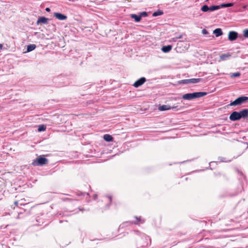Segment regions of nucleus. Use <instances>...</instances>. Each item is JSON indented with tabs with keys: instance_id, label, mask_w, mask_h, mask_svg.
Returning <instances> with one entry per match:
<instances>
[{
	"instance_id": "obj_4",
	"label": "nucleus",
	"mask_w": 248,
	"mask_h": 248,
	"mask_svg": "<svg viewBox=\"0 0 248 248\" xmlns=\"http://www.w3.org/2000/svg\"><path fill=\"white\" fill-rule=\"evenodd\" d=\"M247 100H248V97L240 96L236 99L234 101L230 103V105L231 106L239 105L244 103Z\"/></svg>"
},
{
	"instance_id": "obj_30",
	"label": "nucleus",
	"mask_w": 248,
	"mask_h": 248,
	"mask_svg": "<svg viewBox=\"0 0 248 248\" xmlns=\"http://www.w3.org/2000/svg\"><path fill=\"white\" fill-rule=\"evenodd\" d=\"M182 38V35H180L179 36H177L175 37V39H181Z\"/></svg>"
},
{
	"instance_id": "obj_29",
	"label": "nucleus",
	"mask_w": 248,
	"mask_h": 248,
	"mask_svg": "<svg viewBox=\"0 0 248 248\" xmlns=\"http://www.w3.org/2000/svg\"><path fill=\"white\" fill-rule=\"evenodd\" d=\"M79 196H85V195L86 196H88V193H82V192H80V194H78Z\"/></svg>"
},
{
	"instance_id": "obj_3",
	"label": "nucleus",
	"mask_w": 248,
	"mask_h": 248,
	"mask_svg": "<svg viewBox=\"0 0 248 248\" xmlns=\"http://www.w3.org/2000/svg\"><path fill=\"white\" fill-rule=\"evenodd\" d=\"M48 159L42 156H40L36 159H34L32 164L34 166H43L48 163Z\"/></svg>"
},
{
	"instance_id": "obj_5",
	"label": "nucleus",
	"mask_w": 248,
	"mask_h": 248,
	"mask_svg": "<svg viewBox=\"0 0 248 248\" xmlns=\"http://www.w3.org/2000/svg\"><path fill=\"white\" fill-rule=\"evenodd\" d=\"M48 21V18L44 16H41L38 19L36 22V25H39L40 24H47Z\"/></svg>"
},
{
	"instance_id": "obj_21",
	"label": "nucleus",
	"mask_w": 248,
	"mask_h": 248,
	"mask_svg": "<svg viewBox=\"0 0 248 248\" xmlns=\"http://www.w3.org/2000/svg\"><path fill=\"white\" fill-rule=\"evenodd\" d=\"M220 8V5H213L209 7L210 11H214Z\"/></svg>"
},
{
	"instance_id": "obj_1",
	"label": "nucleus",
	"mask_w": 248,
	"mask_h": 248,
	"mask_svg": "<svg viewBox=\"0 0 248 248\" xmlns=\"http://www.w3.org/2000/svg\"><path fill=\"white\" fill-rule=\"evenodd\" d=\"M248 116V109L245 108L241 110L239 112H232L229 118L231 121H235L241 119V118H245Z\"/></svg>"
},
{
	"instance_id": "obj_33",
	"label": "nucleus",
	"mask_w": 248,
	"mask_h": 248,
	"mask_svg": "<svg viewBox=\"0 0 248 248\" xmlns=\"http://www.w3.org/2000/svg\"><path fill=\"white\" fill-rule=\"evenodd\" d=\"M172 40L174 41V42H176L178 39H175V37H174L173 38H172Z\"/></svg>"
},
{
	"instance_id": "obj_14",
	"label": "nucleus",
	"mask_w": 248,
	"mask_h": 248,
	"mask_svg": "<svg viewBox=\"0 0 248 248\" xmlns=\"http://www.w3.org/2000/svg\"><path fill=\"white\" fill-rule=\"evenodd\" d=\"M135 217L137 220V221L134 223L135 224H143L145 222V219L142 218L141 217Z\"/></svg>"
},
{
	"instance_id": "obj_7",
	"label": "nucleus",
	"mask_w": 248,
	"mask_h": 248,
	"mask_svg": "<svg viewBox=\"0 0 248 248\" xmlns=\"http://www.w3.org/2000/svg\"><path fill=\"white\" fill-rule=\"evenodd\" d=\"M238 34L236 32L234 31H231L228 34V39L230 41H234L237 38Z\"/></svg>"
},
{
	"instance_id": "obj_2",
	"label": "nucleus",
	"mask_w": 248,
	"mask_h": 248,
	"mask_svg": "<svg viewBox=\"0 0 248 248\" xmlns=\"http://www.w3.org/2000/svg\"><path fill=\"white\" fill-rule=\"evenodd\" d=\"M206 92H195L193 93H188L185 94L183 95L182 98L185 100H190L194 98L202 97L205 95Z\"/></svg>"
},
{
	"instance_id": "obj_34",
	"label": "nucleus",
	"mask_w": 248,
	"mask_h": 248,
	"mask_svg": "<svg viewBox=\"0 0 248 248\" xmlns=\"http://www.w3.org/2000/svg\"><path fill=\"white\" fill-rule=\"evenodd\" d=\"M46 10L47 11V12H49L50 11V9L49 8H46Z\"/></svg>"
},
{
	"instance_id": "obj_35",
	"label": "nucleus",
	"mask_w": 248,
	"mask_h": 248,
	"mask_svg": "<svg viewBox=\"0 0 248 248\" xmlns=\"http://www.w3.org/2000/svg\"><path fill=\"white\" fill-rule=\"evenodd\" d=\"M134 232L136 234L139 233V232L138 231H134Z\"/></svg>"
},
{
	"instance_id": "obj_15",
	"label": "nucleus",
	"mask_w": 248,
	"mask_h": 248,
	"mask_svg": "<svg viewBox=\"0 0 248 248\" xmlns=\"http://www.w3.org/2000/svg\"><path fill=\"white\" fill-rule=\"evenodd\" d=\"M131 17L134 19L135 21L136 22H139L141 20V16L140 15H137L135 14H131Z\"/></svg>"
},
{
	"instance_id": "obj_17",
	"label": "nucleus",
	"mask_w": 248,
	"mask_h": 248,
	"mask_svg": "<svg viewBox=\"0 0 248 248\" xmlns=\"http://www.w3.org/2000/svg\"><path fill=\"white\" fill-rule=\"evenodd\" d=\"M36 48V45L34 44H31L27 46V52H31L33 50Z\"/></svg>"
},
{
	"instance_id": "obj_20",
	"label": "nucleus",
	"mask_w": 248,
	"mask_h": 248,
	"mask_svg": "<svg viewBox=\"0 0 248 248\" xmlns=\"http://www.w3.org/2000/svg\"><path fill=\"white\" fill-rule=\"evenodd\" d=\"M163 14V12L162 10H158L157 11H155L153 13V16H161Z\"/></svg>"
},
{
	"instance_id": "obj_31",
	"label": "nucleus",
	"mask_w": 248,
	"mask_h": 248,
	"mask_svg": "<svg viewBox=\"0 0 248 248\" xmlns=\"http://www.w3.org/2000/svg\"><path fill=\"white\" fill-rule=\"evenodd\" d=\"M202 32L203 34H207L208 33L207 31H206V30L205 29H203L202 31Z\"/></svg>"
},
{
	"instance_id": "obj_8",
	"label": "nucleus",
	"mask_w": 248,
	"mask_h": 248,
	"mask_svg": "<svg viewBox=\"0 0 248 248\" xmlns=\"http://www.w3.org/2000/svg\"><path fill=\"white\" fill-rule=\"evenodd\" d=\"M111 197L110 196H106L103 197V201L106 203V208L108 207L111 202Z\"/></svg>"
},
{
	"instance_id": "obj_25",
	"label": "nucleus",
	"mask_w": 248,
	"mask_h": 248,
	"mask_svg": "<svg viewBox=\"0 0 248 248\" xmlns=\"http://www.w3.org/2000/svg\"><path fill=\"white\" fill-rule=\"evenodd\" d=\"M230 77H231V78L238 77L240 76V73L239 72L231 73V74H230Z\"/></svg>"
},
{
	"instance_id": "obj_9",
	"label": "nucleus",
	"mask_w": 248,
	"mask_h": 248,
	"mask_svg": "<svg viewBox=\"0 0 248 248\" xmlns=\"http://www.w3.org/2000/svg\"><path fill=\"white\" fill-rule=\"evenodd\" d=\"M176 107H170L169 105H162V106H160L158 108V109L159 110H160V111H165V110H167L170 109L171 108L174 109Z\"/></svg>"
},
{
	"instance_id": "obj_38",
	"label": "nucleus",
	"mask_w": 248,
	"mask_h": 248,
	"mask_svg": "<svg viewBox=\"0 0 248 248\" xmlns=\"http://www.w3.org/2000/svg\"><path fill=\"white\" fill-rule=\"evenodd\" d=\"M15 204L16 205H17V204H18V202H15Z\"/></svg>"
},
{
	"instance_id": "obj_39",
	"label": "nucleus",
	"mask_w": 248,
	"mask_h": 248,
	"mask_svg": "<svg viewBox=\"0 0 248 248\" xmlns=\"http://www.w3.org/2000/svg\"><path fill=\"white\" fill-rule=\"evenodd\" d=\"M2 47V45L1 44H0V48H1Z\"/></svg>"
},
{
	"instance_id": "obj_26",
	"label": "nucleus",
	"mask_w": 248,
	"mask_h": 248,
	"mask_svg": "<svg viewBox=\"0 0 248 248\" xmlns=\"http://www.w3.org/2000/svg\"><path fill=\"white\" fill-rule=\"evenodd\" d=\"M140 16H141V17L142 16L146 17L148 16V13L146 12H142L140 13Z\"/></svg>"
},
{
	"instance_id": "obj_36",
	"label": "nucleus",
	"mask_w": 248,
	"mask_h": 248,
	"mask_svg": "<svg viewBox=\"0 0 248 248\" xmlns=\"http://www.w3.org/2000/svg\"><path fill=\"white\" fill-rule=\"evenodd\" d=\"M244 144H245V145H246V148H248V143H244Z\"/></svg>"
},
{
	"instance_id": "obj_12",
	"label": "nucleus",
	"mask_w": 248,
	"mask_h": 248,
	"mask_svg": "<svg viewBox=\"0 0 248 248\" xmlns=\"http://www.w3.org/2000/svg\"><path fill=\"white\" fill-rule=\"evenodd\" d=\"M213 33L217 37L222 35L223 32L221 29L217 28L213 31Z\"/></svg>"
},
{
	"instance_id": "obj_18",
	"label": "nucleus",
	"mask_w": 248,
	"mask_h": 248,
	"mask_svg": "<svg viewBox=\"0 0 248 248\" xmlns=\"http://www.w3.org/2000/svg\"><path fill=\"white\" fill-rule=\"evenodd\" d=\"M202 80L201 78H191L189 79V83L190 84H194L197 83L201 81Z\"/></svg>"
},
{
	"instance_id": "obj_11",
	"label": "nucleus",
	"mask_w": 248,
	"mask_h": 248,
	"mask_svg": "<svg viewBox=\"0 0 248 248\" xmlns=\"http://www.w3.org/2000/svg\"><path fill=\"white\" fill-rule=\"evenodd\" d=\"M231 55L229 53L222 54L220 55L221 61H225L230 58Z\"/></svg>"
},
{
	"instance_id": "obj_22",
	"label": "nucleus",
	"mask_w": 248,
	"mask_h": 248,
	"mask_svg": "<svg viewBox=\"0 0 248 248\" xmlns=\"http://www.w3.org/2000/svg\"><path fill=\"white\" fill-rule=\"evenodd\" d=\"M220 5V8L232 7L233 5V3H222Z\"/></svg>"
},
{
	"instance_id": "obj_16",
	"label": "nucleus",
	"mask_w": 248,
	"mask_h": 248,
	"mask_svg": "<svg viewBox=\"0 0 248 248\" xmlns=\"http://www.w3.org/2000/svg\"><path fill=\"white\" fill-rule=\"evenodd\" d=\"M103 138L106 141H111L113 140L112 137L108 134H105L104 135Z\"/></svg>"
},
{
	"instance_id": "obj_24",
	"label": "nucleus",
	"mask_w": 248,
	"mask_h": 248,
	"mask_svg": "<svg viewBox=\"0 0 248 248\" xmlns=\"http://www.w3.org/2000/svg\"><path fill=\"white\" fill-rule=\"evenodd\" d=\"M46 129V126L45 125H39L38 128V131L39 132H42L45 131Z\"/></svg>"
},
{
	"instance_id": "obj_28",
	"label": "nucleus",
	"mask_w": 248,
	"mask_h": 248,
	"mask_svg": "<svg viewBox=\"0 0 248 248\" xmlns=\"http://www.w3.org/2000/svg\"><path fill=\"white\" fill-rule=\"evenodd\" d=\"M132 223H133V222H131V221H128V222H125V223H123V224H121V225L120 226V227H122V228H123V227H124V226H126V225L127 224H132Z\"/></svg>"
},
{
	"instance_id": "obj_32",
	"label": "nucleus",
	"mask_w": 248,
	"mask_h": 248,
	"mask_svg": "<svg viewBox=\"0 0 248 248\" xmlns=\"http://www.w3.org/2000/svg\"><path fill=\"white\" fill-rule=\"evenodd\" d=\"M96 198H97V195L96 194H94L93 195V199L94 200H95L96 199Z\"/></svg>"
},
{
	"instance_id": "obj_23",
	"label": "nucleus",
	"mask_w": 248,
	"mask_h": 248,
	"mask_svg": "<svg viewBox=\"0 0 248 248\" xmlns=\"http://www.w3.org/2000/svg\"><path fill=\"white\" fill-rule=\"evenodd\" d=\"M201 10L204 12L210 11L209 7L207 5H203L201 8Z\"/></svg>"
},
{
	"instance_id": "obj_19",
	"label": "nucleus",
	"mask_w": 248,
	"mask_h": 248,
	"mask_svg": "<svg viewBox=\"0 0 248 248\" xmlns=\"http://www.w3.org/2000/svg\"><path fill=\"white\" fill-rule=\"evenodd\" d=\"M179 84H188L189 83V79H183L178 81Z\"/></svg>"
},
{
	"instance_id": "obj_27",
	"label": "nucleus",
	"mask_w": 248,
	"mask_h": 248,
	"mask_svg": "<svg viewBox=\"0 0 248 248\" xmlns=\"http://www.w3.org/2000/svg\"><path fill=\"white\" fill-rule=\"evenodd\" d=\"M244 36L246 38H248V29L244 31Z\"/></svg>"
},
{
	"instance_id": "obj_13",
	"label": "nucleus",
	"mask_w": 248,
	"mask_h": 248,
	"mask_svg": "<svg viewBox=\"0 0 248 248\" xmlns=\"http://www.w3.org/2000/svg\"><path fill=\"white\" fill-rule=\"evenodd\" d=\"M171 49L172 46L171 45L165 46L161 48L162 51L165 53L169 52Z\"/></svg>"
},
{
	"instance_id": "obj_10",
	"label": "nucleus",
	"mask_w": 248,
	"mask_h": 248,
	"mask_svg": "<svg viewBox=\"0 0 248 248\" xmlns=\"http://www.w3.org/2000/svg\"><path fill=\"white\" fill-rule=\"evenodd\" d=\"M54 16L56 18L61 20H63L67 19V16L65 15L59 13H55Z\"/></svg>"
},
{
	"instance_id": "obj_6",
	"label": "nucleus",
	"mask_w": 248,
	"mask_h": 248,
	"mask_svg": "<svg viewBox=\"0 0 248 248\" xmlns=\"http://www.w3.org/2000/svg\"><path fill=\"white\" fill-rule=\"evenodd\" d=\"M146 80V79L144 77L140 78V79L135 82L133 86L136 88H138L143 84Z\"/></svg>"
},
{
	"instance_id": "obj_37",
	"label": "nucleus",
	"mask_w": 248,
	"mask_h": 248,
	"mask_svg": "<svg viewBox=\"0 0 248 248\" xmlns=\"http://www.w3.org/2000/svg\"><path fill=\"white\" fill-rule=\"evenodd\" d=\"M36 221H37V222H40V221H39V218H38V217H37V219H36Z\"/></svg>"
}]
</instances>
